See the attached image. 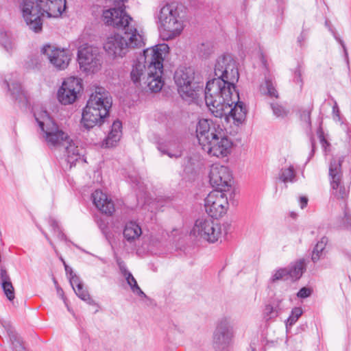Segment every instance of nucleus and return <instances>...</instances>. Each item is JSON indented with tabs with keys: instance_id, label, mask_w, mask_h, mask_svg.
I'll list each match as a JSON object with an SVG mask.
<instances>
[{
	"instance_id": "f257e3e1",
	"label": "nucleus",
	"mask_w": 351,
	"mask_h": 351,
	"mask_svg": "<svg viewBox=\"0 0 351 351\" xmlns=\"http://www.w3.org/2000/svg\"><path fill=\"white\" fill-rule=\"evenodd\" d=\"M196 136L202 149L210 156L223 158L231 153L232 143L219 124L200 119L196 127Z\"/></svg>"
},
{
	"instance_id": "f03ea898",
	"label": "nucleus",
	"mask_w": 351,
	"mask_h": 351,
	"mask_svg": "<svg viewBox=\"0 0 351 351\" xmlns=\"http://www.w3.org/2000/svg\"><path fill=\"white\" fill-rule=\"evenodd\" d=\"M20 8L27 25L38 33L42 30V17L60 16L66 9V0H23Z\"/></svg>"
},
{
	"instance_id": "7ed1b4c3",
	"label": "nucleus",
	"mask_w": 351,
	"mask_h": 351,
	"mask_svg": "<svg viewBox=\"0 0 351 351\" xmlns=\"http://www.w3.org/2000/svg\"><path fill=\"white\" fill-rule=\"evenodd\" d=\"M205 102L215 117H223L231 104L239 99L235 86L229 85L222 78L209 80L204 90Z\"/></svg>"
},
{
	"instance_id": "20e7f679",
	"label": "nucleus",
	"mask_w": 351,
	"mask_h": 351,
	"mask_svg": "<svg viewBox=\"0 0 351 351\" xmlns=\"http://www.w3.org/2000/svg\"><path fill=\"white\" fill-rule=\"evenodd\" d=\"M112 106V98L102 88H98L93 93L84 108L81 124L86 130L101 125L108 115Z\"/></svg>"
},
{
	"instance_id": "39448f33",
	"label": "nucleus",
	"mask_w": 351,
	"mask_h": 351,
	"mask_svg": "<svg viewBox=\"0 0 351 351\" xmlns=\"http://www.w3.org/2000/svg\"><path fill=\"white\" fill-rule=\"evenodd\" d=\"M169 49L167 44L162 43L143 51V59L147 64L146 83L152 92H159L164 85V82L162 80L163 60L169 52Z\"/></svg>"
},
{
	"instance_id": "423d86ee",
	"label": "nucleus",
	"mask_w": 351,
	"mask_h": 351,
	"mask_svg": "<svg viewBox=\"0 0 351 351\" xmlns=\"http://www.w3.org/2000/svg\"><path fill=\"white\" fill-rule=\"evenodd\" d=\"M34 117L48 147L57 148L68 143L69 135L58 127L47 111L35 112Z\"/></svg>"
},
{
	"instance_id": "0eeeda50",
	"label": "nucleus",
	"mask_w": 351,
	"mask_h": 351,
	"mask_svg": "<svg viewBox=\"0 0 351 351\" xmlns=\"http://www.w3.org/2000/svg\"><path fill=\"white\" fill-rule=\"evenodd\" d=\"M159 29L163 39L170 40L179 36L183 29V22L178 8L174 4H167L158 14Z\"/></svg>"
},
{
	"instance_id": "6e6552de",
	"label": "nucleus",
	"mask_w": 351,
	"mask_h": 351,
	"mask_svg": "<svg viewBox=\"0 0 351 351\" xmlns=\"http://www.w3.org/2000/svg\"><path fill=\"white\" fill-rule=\"evenodd\" d=\"M178 90L184 99L195 100L199 92L202 93L203 84L195 80V73L191 67H180L174 74Z\"/></svg>"
},
{
	"instance_id": "1a4fd4ad",
	"label": "nucleus",
	"mask_w": 351,
	"mask_h": 351,
	"mask_svg": "<svg viewBox=\"0 0 351 351\" xmlns=\"http://www.w3.org/2000/svg\"><path fill=\"white\" fill-rule=\"evenodd\" d=\"M191 234L197 238L214 243L221 237V227L212 219L199 218L195 221Z\"/></svg>"
},
{
	"instance_id": "9d476101",
	"label": "nucleus",
	"mask_w": 351,
	"mask_h": 351,
	"mask_svg": "<svg viewBox=\"0 0 351 351\" xmlns=\"http://www.w3.org/2000/svg\"><path fill=\"white\" fill-rule=\"evenodd\" d=\"M214 73L216 78H222L228 84L233 86H235L239 78L237 63L230 55L218 58Z\"/></svg>"
},
{
	"instance_id": "9b49d317",
	"label": "nucleus",
	"mask_w": 351,
	"mask_h": 351,
	"mask_svg": "<svg viewBox=\"0 0 351 351\" xmlns=\"http://www.w3.org/2000/svg\"><path fill=\"white\" fill-rule=\"evenodd\" d=\"M206 212L213 218H219L226 214L228 207V198L224 191L215 190L210 192L204 200Z\"/></svg>"
},
{
	"instance_id": "f8f14e48",
	"label": "nucleus",
	"mask_w": 351,
	"mask_h": 351,
	"mask_svg": "<svg viewBox=\"0 0 351 351\" xmlns=\"http://www.w3.org/2000/svg\"><path fill=\"white\" fill-rule=\"evenodd\" d=\"M82 88L81 80L75 77H70L64 80L59 88L57 97L63 105L73 104Z\"/></svg>"
},
{
	"instance_id": "ddd939ff",
	"label": "nucleus",
	"mask_w": 351,
	"mask_h": 351,
	"mask_svg": "<svg viewBox=\"0 0 351 351\" xmlns=\"http://www.w3.org/2000/svg\"><path fill=\"white\" fill-rule=\"evenodd\" d=\"M209 179L210 184L216 190L226 191L231 186L232 174L226 166L213 165L210 170Z\"/></svg>"
},
{
	"instance_id": "4468645a",
	"label": "nucleus",
	"mask_w": 351,
	"mask_h": 351,
	"mask_svg": "<svg viewBox=\"0 0 351 351\" xmlns=\"http://www.w3.org/2000/svg\"><path fill=\"white\" fill-rule=\"evenodd\" d=\"M104 10L102 19L108 25L121 30L125 25L133 22V19L125 12V8L116 7H108Z\"/></svg>"
},
{
	"instance_id": "2eb2a0df",
	"label": "nucleus",
	"mask_w": 351,
	"mask_h": 351,
	"mask_svg": "<svg viewBox=\"0 0 351 351\" xmlns=\"http://www.w3.org/2000/svg\"><path fill=\"white\" fill-rule=\"evenodd\" d=\"M77 58L80 69L86 72L94 73L101 65L97 49L91 46L79 49Z\"/></svg>"
},
{
	"instance_id": "dca6fc26",
	"label": "nucleus",
	"mask_w": 351,
	"mask_h": 351,
	"mask_svg": "<svg viewBox=\"0 0 351 351\" xmlns=\"http://www.w3.org/2000/svg\"><path fill=\"white\" fill-rule=\"evenodd\" d=\"M233 338V328L229 318L221 319L213 333V345L217 349L228 347Z\"/></svg>"
},
{
	"instance_id": "f3484780",
	"label": "nucleus",
	"mask_w": 351,
	"mask_h": 351,
	"mask_svg": "<svg viewBox=\"0 0 351 351\" xmlns=\"http://www.w3.org/2000/svg\"><path fill=\"white\" fill-rule=\"evenodd\" d=\"M104 49L112 58H122L129 51L126 41L119 34H114L107 37L104 44Z\"/></svg>"
},
{
	"instance_id": "a211bd4d",
	"label": "nucleus",
	"mask_w": 351,
	"mask_h": 351,
	"mask_svg": "<svg viewBox=\"0 0 351 351\" xmlns=\"http://www.w3.org/2000/svg\"><path fill=\"white\" fill-rule=\"evenodd\" d=\"M42 52L56 69L64 70L68 66L71 57L66 50L47 45L43 47Z\"/></svg>"
},
{
	"instance_id": "6ab92c4d",
	"label": "nucleus",
	"mask_w": 351,
	"mask_h": 351,
	"mask_svg": "<svg viewBox=\"0 0 351 351\" xmlns=\"http://www.w3.org/2000/svg\"><path fill=\"white\" fill-rule=\"evenodd\" d=\"M341 160L332 159L329 167L330 185L335 195L339 198H344L348 193L345 186L341 185Z\"/></svg>"
},
{
	"instance_id": "aec40b11",
	"label": "nucleus",
	"mask_w": 351,
	"mask_h": 351,
	"mask_svg": "<svg viewBox=\"0 0 351 351\" xmlns=\"http://www.w3.org/2000/svg\"><path fill=\"white\" fill-rule=\"evenodd\" d=\"M121 30L124 32V40L126 41L128 49L141 48L145 45V36L142 29H138L134 22L125 25Z\"/></svg>"
},
{
	"instance_id": "412c9836",
	"label": "nucleus",
	"mask_w": 351,
	"mask_h": 351,
	"mask_svg": "<svg viewBox=\"0 0 351 351\" xmlns=\"http://www.w3.org/2000/svg\"><path fill=\"white\" fill-rule=\"evenodd\" d=\"M93 202L96 208L102 213L112 215L114 212V204L112 200L101 190H96L92 194Z\"/></svg>"
},
{
	"instance_id": "4be33fe9",
	"label": "nucleus",
	"mask_w": 351,
	"mask_h": 351,
	"mask_svg": "<svg viewBox=\"0 0 351 351\" xmlns=\"http://www.w3.org/2000/svg\"><path fill=\"white\" fill-rule=\"evenodd\" d=\"M246 113L247 110L244 104L237 99L236 102L230 105L223 117H225L228 121L232 119L235 125H239L245 121Z\"/></svg>"
},
{
	"instance_id": "5701e85b",
	"label": "nucleus",
	"mask_w": 351,
	"mask_h": 351,
	"mask_svg": "<svg viewBox=\"0 0 351 351\" xmlns=\"http://www.w3.org/2000/svg\"><path fill=\"white\" fill-rule=\"evenodd\" d=\"M18 77L16 73L10 74L5 77L4 84L10 92L13 99L23 101L25 99V95L21 88Z\"/></svg>"
},
{
	"instance_id": "b1692460",
	"label": "nucleus",
	"mask_w": 351,
	"mask_h": 351,
	"mask_svg": "<svg viewBox=\"0 0 351 351\" xmlns=\"http://www.w3.org/2000/svg\"><path fill=\"white\" fill-rule=\"evenodd\" d=\"M158 149L161 153L167 155L170 158H178L182 154V147L180 143L174 139L159 143Z\"/></svg>"
},
{
	"instance_id": "393cba45",
	"label": "nucleus",
	"mask_w": 351,
	"mask_h": 351,
	"mask_svg": "<svg viewBox=\"0 0 351 351\" xmlns=\"http://www.w3.org/2000/svg\"><path fill=\"white\" fill-rule=\"evenodd\" d=\"M69 282L76 295L82 300L91 304L93 300L90 298L88 291L84 288V285L80 278L71 269L69 273Z\"/></svg>"
},
{
	"instance_id": "a878e982",
	"label": "nucleus",
	"mask_w": 351,
	"mask_h": 351,
	"mask_svg": "<svg viewBox=\"0 0 351 351\" xmlns=\"http://www.w3.org/2000/svg\"><path fill=\"white\" fill-rule=\"evenodd\" d=\"M122 123L120 121L116 120L113 122L111 130L107 137L104 139L102 145L105 147H112L117 145L121 136Z\"/></svg>"
},
{
	"instance_id": "bb28decb",
	"label": "nucleus",
	"mask_w": 351,
	"mask_h": 351,
	"mask_svg": "<svg viewBox=\"0 0 351 351\" xmlns=\"http://www.w3.org/2000/svg\"><path fill=\"white\" fill-rule=\"evenodd\" d=\"M0 284L6 298L12 301L15 298L14 289L10 277L3 267H0Z\"/></svg>"
},
{
	"instance_id": "cd10ccee",
	"label": "nucleus",
	"mask_w": 351,
	"mask_h": 351,
	"mask_svg": "<svg viewBox=\"0 0 351 351\" xmlns=\"http://www.w3.org/2000/svg\"><path fill=\"white\" fill-rule=\"evenodd\" d=\"M63 147L65 148L66 160L71 167L80 158L79 148L74 144L70 137H69L68 143H66Z\"/></svg>"
},
{
	"instance_id": "c85d7f7f",
	"label": "nucleus",
	"mask_w": 351,
	"mask_h": 351,
	"mask_svg": "<svg viewBox=\"0 0 351 351\" xmlns=\"http://www.w3.org/2000/svg\"><path fill=\"white\" fill-rule=\"evenodd\" d=\"M142 234L140 226L134 221L125 224L123 230V236L128 242H132L139 238Z\"/></svg>"
},
{
	"instance_id": "c756f323",
	"label": "nucleus",
	"mask_w": 351,
	"mask_h": 351,
	"mask_svg": "<svg viewBox=\"0 0 351 351\" xmlns=\"http://www.w3.org/2000/svg\"><path fill=\"white\" fill-rule=\"evenodd\" d=\"M0 45L11 53L15 49V38L10 32H0Z\"/></svg>"
},
{
	"instance_id": "7c9ffc66",
	"label": "nucleus",
	"mask_w": 351,
	"mask_h": 351,
	"mask_svg": "<svg viewBox=\"0 0 351 351\" xmlns=\"http://www.w3.org/2000/svg\"><path fill=\"white\" fill-rule=\"evenodd\" d=\"M289 273V278L295 280L299 279L304 271L305 270V265L304 262L302 260H300L293 264H291L289 267H287Z\"/></svg>"
},
{
	"instance_id": "2f4dec72",
	"label": "nucleus",
	"mask_w": 351,
	"mask_h": 351,
	"mask_svg": "<svg viewBox=\"0 0 351 351\" xmlns=\"http://www.w3.org/2000/svg\"><path fill=\"white\" fill-rule=\"evenodd\" d=\"M279 179L284 184L293 183L296 181V172L293 165L282 168L279 173Z\"/></svg>"
},
{
	"instance_id": "473e14b6",
	"label": "nucleus",
	"mask_w": 351,
	"mask_h": 351,
	"mask_svg": "<svg viewBox=\"0 0 351 351\" xmlns=\"http://www.w3.org/2000/svg\"><path fill=\"white\" fill-rule=\"evenodd\" d=\"M145 69H147V64L145 62L143 63L136 60L134 62L130 73L131 79L134 83H137L141 80Z\"/></svg>"
},
{
	"instance_id": "72a5a7b5",
	"label": "nucleus",
	"mask_w": 351,
	"mask_h": 351,
	"mask_svg": "<svg viewBox=\"0 0 351 351\" xmlns=\"http://www.w3.org/2000/svg\"><path fill=\"white\" fill-rule=\"evenodd\" d=\"M328 242V239L325 237H322L319 241L315 245L313 253H312V261L314 263L318 261L322 257H323L324 252V250Z\"/></svg>"
},
{
	"instance_id": "f704fd0d",
	"label": "nucleus",
	"mask_w": 351,
	"mask_h": 351,
	"mask_svg": "<svg viewBox=\"0 0 351 351\" xmlns=\"http://www.w3.org/2000/svg\"><path fill=\"white\" fill-rule=\"evenodd\" d=\"M124 277L125 278L127 283L130 287L134 293L140 297L146 298L145 293L141 289V288L137 284L136 279L130 272L125 273Z\"/></svg>"
},
{
	"instance_id": "c9c22d12",
	"label": "nucleus",
	"mask_w": 351,
	"mask_h": 351,
	"mask_svg": "<svg viewBox=\"0 0 351 351\" xmlns=\"http://www.w3.org/2000/svg\"><path fill=\"white\" fill-rule=\"evenodd\" d=\"M302 309L300 307H295L286 322V327H291L302 315Z\"/></svg>"
},
{
	"instance_id": "e433bc0d",
	"label": "nucleus",
	"mask_w": 351,
	"mask_h": 351,
	"mask_svg": "<svg viewBox=\"0 0 351 351\" xmlns=\"http://www.w3.org/2000/svg\"><path fill=\"white\" fill-rule=\"evenodd\" d=\"M287 268H280L275 271L271 276V280L274 282L280 280H289V273Z\"/></svg>"
},
{
	"instance_id": "4c0bfd02",
	"label": "nucleus",
	"mask_w": 351,
	"mask_h": 351,
	"mask_svg": "<svg viewBox=\"0 0 351 351\" xmlns=\"http://www.w3.org/2000/svg\"><path fill=\"white\" fill-rule=\"evenodd\" d=\"M271 108L273 110L274 114L276 117L284 118L289 113L288 110H287L283 106L278 104H271Z\"/></svg>"
},
{
	"instance_id": "58836bf2",
	"label": "nucleus",
	"mask_w": 351,
	"mask_h": 351,
	"mask_svg": "<svg viewBox=\"0 0 351 351\" xmlns=\"http://www.w3.org/2000/svg\"><path fill=\"white\" fill-rule=\"evenodd\" d=\"M278 313L276 308L271 304H267L263 311V315L267 320L275 318L278 316Z\"/></svg>"
},
{
	"instance_id": "ea45409f",
	"label": "nucleus",
	"mask_w": 351,
	"mask_h": 351,
	"mask_svg": "<svg viewBox=\"0 0 351 351\" xmlns=\"http://www.w3.org/2000/svg\"><path fill=\"white\" fill-rule=\"evenodd\" d=\"M266 88L267 90V94L270 96L271 97H278V94L277 90H276L275 86H274L273 82L269 80H266L265 86H261V90H263L264 88Z\"/></svg>"
},
{
	"instance_id": "a19ab883",
	"label": "nucleus",
	"mask_w": 351,
	"mask_h": 351,
	"mask_svg": "<svg viewBox=\"0 0 351 351\" xmlns=\"http://www.w3.org/2000/svg\"><path fill=\"white\" fill-rule=\"evenodd\" d=\"M128 0H106V7H117L119 8H125V3Z\"/></svg>"
},
{
	"instance_id": "79ce46f5",
	"label": "nucleus",
	"mask_w": 351,
	"mask_h": 351,
	"mask_svg": "<svg viewBox=\"0 0 351 351\" xmlns=\"http://www.w3.org/2000/svg\"><path fill=\"white\" fill-rule=\"evenodd\" d=\"M13 351H25L20 339L15 335L10 337Z\"/></svg>"
},
{
	"instance_id": "37998d69",
	"label": "nucleus",
	"mask_w": 351,
	"mask_h": 351,
	"mask_svg": "<svg viewBox=\"0 0 351 351\" xmlns=\"http://www.w3.org/2000/svg\"><path fill=\"white\" fill-rule=\"evenodd\" d=\"M301 120L311 125V110H304L300 115Z\"/></svg>"
},
{
	"instance_id": "c03bdc74",
	"label": "nucleus",
	"mask_w": 351,
	"mask_h": 351,
	"mask_svg": "<svg viewBox=\"0 0 351 351\" xmlns=\"http://www.w3.org/2000/svg\"><path fill=\"white\" fill-rule=\"evenodd\" d=\"M311 294V290L307 287L302 288L298 293H297V296L301 298H306Z\"/></svg>"
},
{
	"instance_id": "a18cd8bd",
	"label": "nucleus",
	"mask_w": 351,
	"mask_h": 351,
	"mask_svg": "<svg viewBox=\"0 0 351 351\" xmlns=\"http://www.w3.org/2000/svg\"><path fill=\"white\" fill-rule=\"evenodd\" d=\"M200 53H202L203 56H208L211 52V48L210 44H202L199 47Z\"/></svg>"
},
{
	"instance_id": "49530a36",
	"label": "nucleus",
	"mask_w": 351,
	"mask_h": 351,
	"mask_svg": "<svg viewBox=\"0 0 351 351\" xmlns=\"http://www.w3.org/2000/svg\"><path fill=\"white\" fill-rule=\"evenodd\" d=\"M343 221L346 226H351V209L348 208L345 209Z\"/></svg>"
},
{
	"instance_id": "de8ad7c7",
	"label": "nucleus",
	"mask_w": 351,
	"mask_h": 351,
	"mask_svg": "<svg viewBox=\"0 0 351 351\" xmlns=\"http://www.w3.org/2000/svg\"><path fill=\"white\" fill-rule=\"evenodd\" d=\"M295 82L299 84L300 86H302V72L300 68H298L295 71Z\"/></svg>"
},
{
	"instance_id": "09e8293b",
	"label": "nucleus",
	"mask_w": 351,
	"mask_h": 351,
	"mask_svg": "<svg viewBox=\"0 0 351 351\" xmlns=\"http://www.w3.org/2000/svg\"><path fill=\"white\" fill-rule=\"evenodd\" d=\"M308 198L305 196H302L300 197L299 199V202H300V207L301 208H304L306 206L307 204H308Z\"/></svg>"
},
{
	"instance_id": "8fccbe9b",
	"label": "nucleus",
	"mask_w": 351,
	"mask_h": 351,
	"mask_svg": "<svg viewBox=\"0 0 351 351\" xmlns=\"http://www.w3.org/2000/svg\"><path fill=\"white\" fill-rule=\"evenodd\" d=\"M55 232L57 234V237L60 241H64L65 242L68 241V239H67L66 235L62 232L61 229H60L59 230H57V232Z\"/></svg>"
},
{
	"instance_id": "3c124183",
	"label": "nucleus",
	"mask_w": 351,
	"mask_h": 351,
	"mask_svg": "<svg viewBox=\"0 0 351 351\" xmlns=\"http://www.w3.org/2000/svg\"><path fill=\"white\" fill-rule=\"evenodd\" d=\"M50 225L53 228L54 232H57V230H59L60 229L58 222L54 219L50 220Z\"/></svg>"
},
{
	"instance_id": "603ef678",
	"label": "nucleus",
	"mask_w": 351,
	"mask_h": 351,
	"mask_svg": "<svg viewBox=\"0 0 351 351\" xmlns=\"http://www.w3.org/2000/svg\"><path fill=\"white\" fill-rule=\"evenodd\" d=\"M119 268H120L121 272L123 276H125V273H130V271L127 269L125 265L122 264L121 263H119Z\"/></svg>"
},
{
	"instance_id": "864d4df0",
	"label": "nucleus",
	"mask_w": 351,
	"mask_h": 351,
	"mask_svg": "<svg viewBox=\"0 0 351 351\" xmlns=\"http://www.w3.org/2000/svg\"><path fill=\"white\" fill-rule=\"evenodd\" d=\"M332 112L334 114H335L337 117L339 118V110L337 104H335V105L333 106Z\"/></svg>"
},
{
	"instance_id": "5fc2aeb1",
	"label": "nucleus",
	"mask_w": 351,
	"mask_h": 351,
	"mask_svg": "<svg viewBox=\"0 0 351 351\" xmlns=\"http://www.w3.org/2000/svg\"><path fill=\"white\" fill-rule=\"evenodd\" d=\"M43 234L45 235V238L47 239V240L48 241L49 243L51 245V247L56 250V247L55 245H53V242L51 241V240L49 239V237H48V235L45 233V232H43Z\"/></svg>"
},
{
	"instance_id": "6e6d98bb",
	"label": "nucleus",
	"mask_w": 351,
	"mask_h": 351,
	"mask_svg": "<svg viewBox=\"0 0 351 351\" xmlns=\"http://www.w3.org/2000/svg\"><path fill=\"white\" fill-rule=\"evenodd\" d=\"M57 293H58V294L60 296H61V297H62V298L63 300H64V299L63 290H62V289H60V288H58H58H57Z\"/></svg>"
},
{
	"instance_id": "4d7b16f0",
	"label": "nucleus",
	"mask_w": 351,
	"mask_h": 351,
	"mask_svg": "<svg viewBox=\"0 0 351 351\" xmlns=\"http://www.w3.org/2000/svg\"><path fill=\"white\" fill-rule=\"evenodd\" d=\"M304 39V36H303L302 34H301V35L298 37V42L301 43L302 40H303Z\"/></svg>"
},
{
	"instance_id": "13d9d810",
	"label": "nucleus",
	"mask_w": 351,
	"mask_h": 351,
	"mask_svg": "<svg viewBox=\"0 0 351 351\" xmlns=\"http://www.w3.org/2000/svg\"><path fill=\"white\" fill-rule=\"evenodd\" d=\"M321 141H322V142H326V140H325V138H322Z\"/></svg>"
},
{
	"instance_id": "bf43d9fd",
	"label": "nucleus",
	"mask_w": 351,
	"mask_h": 351,
	"mask_svg": "<svg viewBox=\"0 0 351 351\" xmlns=\"http://www.w3.org/2000/svg\"><path fill=\"white\" fill-rule=\"evenodd\" d=\"M65 270L66 272H68V267L66 265H65Z\"/></svg>"
},
{
	"instance_id": "052dcab7",
	"label": "nucleus",
	"mask_w": 351,
	"mask_h": 351,
	"mask_svg": "<svg viewBox=\"0 0 351 351\" xmlns=\"http://www.w3.org/2000/svg\"><path fill=\"white\" fill-rule=\"evenodd\" d=\"M342 46H343V48L344 49V51H346V48H345V46L343 43H341Z\"/></svg>"
},
{
	"instance_id": "680f3d73",
	"label": "nucleus",
	"mask_w": 351,
	"mask_h": 351,
	"mask_svg": "<svg viewBox=\"0 0 351 351\" xmlns=\"http://www.w3.org/2000/svg\"><path fill=\"white\" fill-rule=\"evenodd\" d=\"M252 351H256L254 348H252Z\"/></svg>"
}]
</instances>
